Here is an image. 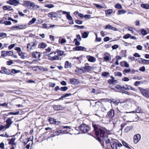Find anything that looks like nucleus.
<instances>
[{
	"instance_id": "6ab92c4d",
	"label": "nucleus",
	"mask_w": 149,
	"mask_h": 149,
	"mask_svg": "<svg viewBox=\"0 0 149 149\" xmlns=\"http://www.w3.org/2000/svg\"><path fill=\"white\" fill-rule=\"evenodd\" d=\"M75 49L77 51H86V49L84 47L79 46H77L75 48Z\"/></svg>"
},
{
	"instance_id": "a18cd8bd",
	"label": "nucleus",
	"mask_w": 149,
	"mask_h": 149,
	"mask_svg": "<svg viewBox=\"0 0 149 149\" xmlns=\"http://www.w3.org/2000/svg\"><path fill=\"white\" fill-rule=\"evenodd\" d=\"M131 71V69L130 68L125 69L123 71V72L124 74L125 73H129Z\"/></svg>"
},
{
	"instance_id": "2f4dec72",
	"label": "nucleus",
	"mask_w": 149,
	"mask_h": 149,
	"mask_svg": "<svg viewBox=\"0 0 149 149\" xmlns=\"http://www.w3.org/2000/svg\"><path fill=\"white\" fill-rule=\"evenodd\" d=\"M133 127L132 126L127 127L125 129V132H127L129 131L132 130L133 129Z\"/></svg>"
},
{
	"instance_id": "6e6d98bb",
	"label": "nucleus",
	"mask_w": 149,
	"mask_h": 149,
	"mask_svg": "<svg viewBox=\"0 0 149 149\" xmlns=\"http://www.w3.org/2000/svg\"><path fill=\"white\" fill-rule=\"evenodd\" d=\"M131 36V34H127L125 35H124L123 37V38L125 39H127L129 38H130Z\"/></svg>"
},
{
	"instance_id": "bb28decb",
	"label": "nucleus",
	"mask_w": 149,
	"mask_h": 149,
	"mask_svg": "<svg viewBox=\"0 0 149 149\" xmlns=\"http://www.w3.org/2000/svg\"><path fill=\"white\" fill-rule=\"evenodd\" d=\"M105 29H110L112 30H114L116 29V28L112 26H111L110 25V24H108L107 25L105 28Z\"/></svg>"
},
{
	"instance_id": "9b49d317",
	"label": "nucleus",
	"mask_w": 149,
	"mask_h": 149,
	"mask_svg": "<svg viewBox=\"0 0 149 149\" xmlns=\"http://www.w3.org/2000/svg\"><path fill=\"white\" fill-rule=\"evenodd\" d=\"M9 3L8 2L7 3L15 6H17L19 3V1L17 0H9Z\"/></svg>"
},
{
	"instance_id": "f8f14e48",
	"label": "nucleus",
	"mask_w": 149,
	"mask_h": 149,
	"mask_svg": "<svg viewBox=\"0 0 149 149\" xmlns=\"http://www.w3.org/2000/svg\"><path fill=\"white\" fill-rule=\"evenodd\" d=\"M33 56L35 58L39 59L40 57V54L39 52H34L32 54Z\"/></svg>"
},
{
	"instance_id": "aec40b11",
	"label": "nucleus",
	"mask_w": 149,
	"mask_h": 149,
	"mask_svg": "<svg viewBox=\"0 0 149 149\" xmlns=\"http://www.w3.org/2000/svg\"><path fill=\"white\" fill-rule=\"evenodd\" d=\"M47 46L46 43L44 42H41L38 45V47L41 49H44Z\"/></svg>"
},
{
	"instance_id": "393cba45",
	"label": "nucleus",
	"mask_w": 149,
	"mask_h": 149,
	"mask_svg": "<svg viewBox=\"0 0 149 149\" xmlns=\"http://www.w3.org/2000/svg\"><path fill=\"white\" fill-rule=\"evenodd\" d=\"M108 82L110 84H113L117 83V80L115 79H110L108 80Z\"/></svg>"
},
{
	"instance_id": "39448f33",
	"label": "nucleus",
	"mask_w": 149,
	"mask_h": 149,
	"mask_svg": "<svg viewBox=\"0 0 149 149\" xmlns=\"http://www.w3.org/2000/svg\"><path fill=\"white\" fill-rule=\"evenodd\" d=\"M13 117L8 118L6 121L7 123L6 125V128H8L13 123V121L12 120Z\"/></svg>"
},
{
	"instance_id": "37998d69",
	"label": "nucleus",
	"mask_w": 149,
	"mask_h": 149,
	"mask_svg": "<svg viewBox=\"0 0 149 149\" xmlns=\"http://www.w3.org/2000/svg\"><path fill=\"white\" fill-rule=\"evenodd\" d=\"M122 142L123 145L124 146L128 148H130V147L129 146V145L126 142L124 141H122Z\"/></svg>"
},
{
	"instance_id": "2eb2a0df",
	"label": "nucleus",
	"mask_w": 149,
	"mask_h": 149,
	"mask_svg": "<svg viewBox=\"0 0 149 149\" xmlns=\"http://www.w3.org/2000/svg\"><path fill=\"white\" fill-rule=\"evenodd\" d=\"M54 109L56 110H62L63 108L61 106L58 105H54L53 106Z\"/></svg>"
},
{
	"instance_id": "13d9d810",
	"label": "nucleus",
	"mask_w": 149,
	"mask_h": 149,
	"mask_svg": "<svg viewBox=\"0 0 149 149\" xmlns=\"http://www.w3.org/2000/svg\"><path fill=\"white\" fill-rule=\"evenodd\" d=\"M109 74V73L108 72H104L102 73V75L104 77H107L108 75Z\"/></svg>"
},
{
	"instance_id": "de8ad7c7",
	"label": "nucleus",
	"mask_w": 149,
	"mask_h": 149,
	"mask_svg": "<svg viewBox=\"0 0 149 149\" xmlns=\"http://www.w3.org/2000/svg\"><path fill=\"white\" fill-rule=\"evenodd\" d=\"M95 6L96 7L99 9H101L102 8H107V7H104L97 4H95Z\"/></svg>"
},
{
	"instance_id": "8fccbe9b",
	"label": "nucleus",
	"mask_w": 149,
	"mask_h": 149,
	"mask_svg": "<svg viewBox=\"0 0 149 149\" xmlns=\"http://www.w3.org/2000/svg\"><path fill=\"white\" fill-rule=\"evenodd\" d=\"M7 34L6 33L3 32L0 33V37L5 38L6 37Z\"/></svg>"
},
{
	"instance_id": "dca6fc26",
	"label": "nucleus",
	"mask_w": 149,
	"mask_h": 149,
	"mask_svg": "<svg viewBox=\"0 0 149 149\" xmlns=\"http://www.w3.org/2000/svg\"><path fill=\"white\" fill-rule=\"evenodd\" d=\"M31 1H24L22 5L24 6L29 8Z\"/></svg>"
},
{
	"instance_id": "4be33fe9",
	"label": "nucleus",
	"mask_w": 149,
	"mask_h": 149,
	"mask_svg": "<svg viewBox=\"0 0 149 149\" xmlns=\"http://www.w3.org/2000/svg\"><path fill=\"white\" fill-rule=\"evenodd\" d=\"M37 42H30V45H31V49H35L37 46Z\"/></svg>"
},
{
	"instance_id": "680f3d73",
	"label": "nucleus",
	"mask_w": 149,
	"mask_h": 149,
	"mask_svg": "<svg viewBox=\"0 0 149 149\" xmlns=\"http://www.w3.org/2000/svg\"><path fill=\"white\" fill-rule=\"evenodd\" d=\"M75 22L78 24H81L82 23V21L79 20H76Z\"/></svg>"
},
{
	"instance_id": "a211bd4d",
	"label": "nucleus",
	"mask_w": 149,
	"mask_h": 149,
	"mask_svg": "<svg viewBox=\"0 0 149 149\" xmlns=\"http://www.w3.org/2000/svg\"><path fill=\"white\" fill-rule=\"evenodd\" d=\"M110 144L113 149H117V142L113 141L112 142H110Z\"/></svg>"
},
{
	"instance_id": "7c9ffc66",
	"label": "nucleus",
	"mask_w": 149,
	"mask_h": 149,
	"mask_svg": "<svg viewBox=\"0 0 149 149\" xmlns=\"http://www.w3.org/2000/svg\"><path fill=\"white\" fill-rule=\"evenodd\" d=\"M88 33L84 32V33H82V37L83 38H86L88 37Z\"/></svg>"
},
{
	"instance_id": "f257e3e1",
	"label": "nucleus",
	"mask_w": 149,
	"mask_h": 149,
	"mask_svg": "<svg viewBox=\"0 0 149 149\" xmlns=\"http://www.w3.org/2000/svg\"><path fill=\"white\" fill-rule=\"evenodd\" d=\"M95 134L97 136H100L101 138L104 140L107 143L110 142V140L109 139H106L108 138L107 135L105 133V130L101 127L95 124H93Z\"/></svg>"
},
{
	"instance_id": "5fc2aeb1",
	"label": "nucleus",
	"mask_w": 149,
	"mask_h": 149,
	"mask_svg": "<svg viewBox=\"0 0 149 149\" xmlns=\"http://www.w3.org/2000/svg\"><path fill=\"white\" fill-rule=\"evenodd\" d=\"M19 72L20 71L19 70H16L15 69H13L11 70V72L14 74H15Z\"/></svg>"
},
{
	"instance_id": "e2e57ef3",
	"label": "nucleus",
	"mask_w": 149,
	"mask_h": 149,
	"mask_svg": "<svg viewBox=\"0 0 149 149\" xmlns=\"http://www.w3.org/2000/svg\"><path fill=\"white\" fill-rule=\"evenodd\" d=\"M13 63V61L12 60L8 61L7 62V64L8 65H10L12 64Z\"/></svg>"
},
{
	"instance_id": "a19ab883",
	"label": "nucleus",
	"mask_w": 149,
	"mask_h": 149,
	"mask_svg": "<svg viewBox=\"0 0 149 149\" xmlns=\"http://www.w3.org/2000/svg\"><path fill=\"white\" fill-rule=\"evenodd\" d=\"M36 19L35 18H33L29 22L28 24L29 25L35 23V22L36 21Z\"/></svg>"
},
{
	"instance_id": "4d7b16f0",
	"label": "nucleus",
	"mask_w": 149,
	"mask_h": 149,
	"mask_svg": "<svg viewBox=\"0 0 149 149\" xmlns=\"http://www.w3.org/2000/svg\"><path fill=\"white\" fill-rule=\"evenodd\" d=\"M61 89L62 91H65L68 89V88L66 86L62 87L61 88Z\"/></svg>"
},
{
	"instance_id": "f3484780",
	"label": "nucleus",
	"mask_w": 149,
	"mask_h": 149,
	"mask_svg": "<svg viewBox=\"0 0 149 149\" xmlns=\"http://www.w3.org/2000/svg\"><path fill=\"white\" fill-rule=\"evenodd\" d=\"M15 138H12L10 139H8V140L9 141L8 144H11L13 146H15L16 145V144L15 142Z\"/></svg>"
},
{
	"instance_id": "c9c22d12",
	"label": "nucleus",
	"mask_w": 149,
	"mask_h": 149,
	"mask_svg": "<svg viewBox=\"0 0 149 149\" xmlns=\"http://www.w3.org/2000/svg\"><path fill=\"white\" fill-rule=\"evenodd\" d=\"M142 62L146 64H149V60H146L141 58Z\"/></svg>"
},
{
	"instance_id": "58836bf2",
	"label": "nucleus",
	"mask_w": 149,
	"mask_h": 149,
	"mask_svg": "<svg viewBox=\"0 0 149 149\" xmlns=\"http://www.w3.org/2000/svg\"><path fill=\"white\" fill-rule=\"evenodd\" d=\"M77 80L75 79H70V81L71 84H77Z\"/></svg>"
},
{
	"instance_id": "0e129e2a",
	"label": "nucleus",
	"mask_w": 149,
	"mask_h": 149,
	"mask_svg": "<svg viewBox=\"0 0 149 149\" xmlns=\"http://www.w3.org/2000/svg\"><path fill=\"white\" fill-rule=\"evenodd\" d=\"M129 79L126 77H124V78L122 79V80L125 81H128L129 80Z\"/></svg>"
},
{
	"instance_id": "c756f323",
	"label": "nucleus",
	"mask_w": 149,
	"mask_h": 149,
	"mask_svg": "<svg viewBox=\"0 0 149 149\" xmlns=\"http://www.w3.org/2000/svg\"><path fill=\"white\" fill-rule=\"evenodd\" d=\"M1 73L2 74L5 73L6 74H9L8 72L7 71L6 69L5 68H3L2 70L0 71Z\"/></svg>"
},
{
	"instance_id": "e433bc0d",
	"label": "nucleus",
	"mask_w": 149,
	"mask_h": 149,
	"mask_svg": "<svg viewBox=\"0 0 149 149\" xmlns=\"http://www.w3.org/2000/svg\"><path fill=\"white\" fill-rule=\"evenodd\" d=\"M18 55L21 56V58L24 59L25 58V56L24 55V54L23 52H22L21 50L19 52H18Z\"/></svg>"
},
{
	"instance_id": "20e7f679",
	"label": "nucleus",
	"mask_w": 149,
	"mask_h": 149,
	"mask_svg": "<svg viewBox=\"0 0 149 149\" xmlns=\"http://www.w3.org/2000/svg\"><path fill=\"white\" fill-rule=\"evenodd\" d=\"M138 89L141 94L143 96L147 98H149V92L147 89H145L140 87H139Z\"/></svg>"
},
{
	"instance_id": "f704fd0d",
	"label": "nucleus",
	"mask_w": 149,
	"mask_h": 149,
	"mask_svg": "<svg viewBox=\"0 0 149 149\" xmlns=\"http://www.w3.org/2000/svg\"><path fill=\"white\" fill-rule=\"evenodd\" d=\"M71 95V94L70 93H66L65 94L63 95L61 97L59 98L58 100H62L63 98H65V97H68L69 96H70Z\"/></svg>"
},
{
	"instance_id": "864d4df0",
	"label": "nucleus",
	"mask_w": 149,
	"mask_h": 149,
	"mask_svg": "<svg viewBox=\"0 0 149 149\" xmlns=\"http://www.w3.org/2000/svg\"><path fill=\"white\" fill-rule=\"evenodd\" d=\"M3 23L6 25H10L11 24V22L9 21H4L3 22Z\"/></svg>"
},
{
	"instance_id": "412c9836",
	"label": "nucleus",
	"mask_w": 149,
	"mask_h": 149,
	"mask_svg": "<svg viewBox=\"0 0 149 149\" xmlns=\"http://www.w3.org/2000/svg\"><path fill=\"white\" fill-rule=\"evenodd\" d=\"M3 9L4 10H8L9 11L13 10L12 7L9 6H4L3 7Z\"/></svg>"
},
{
	"instance_id": "338daca9",
	"label": "nucleus",
	"mask_w": 149,
	"mask_h": 149,
	"mask_svg": "<svg viewBox=\"0 0 149 149\" xmlns=\"http://www.w3.org/2000/svg\"><path fill=\"white\" fill-rule=\"evenodd\" d=\"M140 84V81H136L134 83V85L136 86H138Z\"/></svg>"
},
{
	"instance_id": "a878e982",
	"label": "nucleus",
	"mask_w": 149,
	"mask_h": 149,
	"mask_svg": "<svg viewBox=\"0 0 149 149\" xmlns=\"http://www.w3.org/2000/svg\"><path fill=\"white\" fill-rule=\"evenodd\" d=\"M71 64L68 61H67L65 62V68H68L71 67Z\"/></svg>"
},
{
	"instance_id": "69168bd1",
	"label": "nucleus",
	"mask_w": 149,
	"mask_h": 149,
	"mask_svg": "<svg viewBox=\"0 0 149 149\" xmlns=\"http://www.w3.org/2000/svg\"><path fill=\"white\" fill-rule=\"evenodd\" d=\"M139 70L141 71L144 72L145 70V67L144 66L141 67L139 68Z\"/></svg>"
},
{
	"instance_id": "473e14b6",
	"label": "nucleus",
	"mask_w": 149,
	"mask_h": 149,
	"mask_svg": "<svg viewBox=\"0 0 149 149\" xmlns=\"http://www.w3.org/2000/svg\"><path fill=\"white\" fill-rule=\"evenodd\" d=\"M58 42L59 43L63 44L66 42V40L64 38H59L58 40Z\"/></svg>"
},
{
	"instance_id": "1a4fd4ad",
	"label": "nucleus",
	"mask_w": 149,
	"mask_h": 149,
	"mask_svg": "<svg viewBox=\"0 0 149 149\" xmlns=\"http://www.w3.org/2000/svg\"><path fill=\"white\" fill-rule=\"evenodd\" d=\"M40 8V6L37 5H36L34 3L31 2L29 8L33 10H36Z\"/></svg>"
},
{
	"instance_id": "7ed1b4c3",
	"label": "nucleus",
	"mask_w": 149,
	"mask_h": 149,
	"mask_svg": "<svg viewBox=\"0 0 149 149\" xmlns=\"http://www.w3.org/2000/svg\"><path fill=\"white\" fill-rule=\"evenodd\" d=\"M79 130L84 133H87L90 130L89 127L85 124H82L79 127Z\"/></svg>"
},
{
	"instance_id": "0eeeda50",
	"label": "nucleus",
	"mask_w": 149,
	"mask_h": 149,
	"mask_svg": "<svg viewBox=\"0 0 149 149\" xmlns=\"http://www.w3.org/2000/svg\"><path fill=\"white\" fill-rule=\"evenodd\" d=\"M141 135L139 134L135 135L134 137V142L135 143H137L140 140Z\"/></svg>"
},
{
	"instance_id": "c85d7f7f",
	"label": "nucleus",
	"mask_w": 149,
	"mask_h": 149,
	"mask_svg": "<svg viewBox=\"0 0 149 149\" xmlns=\"http://www.w3.org/2000/svg\"><path fill=\"white\" fill-rule=\"evenodd\" d=\"M141 6L146 9H149V5L147 4H141Z\"/></svg>"
},
{
	"instance_id": "603ef678",
	"label": "nucleus",
	"mask_w": 149,
	"mask_h": 149,
	"mask_svg": "<svg viewBox=\"0 0 149 149\" xmlns=\"http://www.w3.org/2000/svg\"><path fill=\"white\" fill-rule=\"evenodd\" d=\"M67 18L69 20H71L72 19V17L70 15V13L66 15Z\"/></svg>"
},
{
	"instance_id": "49530a36",
	"label": "nucleus",
	"mask_w": 149,
	"mask_h": 149,
	"mask_svg": "<svg viewBox=\"0 0 149 149\" xmlns=\"http://www.w3.org/2000/svg\"><path fill=\"white\" fill-rule=\"evenodd\" d=\"M141 33L143 35H146L147 34V31L146 30H144V29H142L141 30Z\"/></svg>"
},
{
	"instance_id": "09e8293b",
	"label": "nucleus",
	"mask_w": 149,
	"mask_h": 149,
	"mask_svg": "<svg viewBox=\"0 0 149 149\" xmlns=\"http://www.w3.org/2000/svg\"><path fill=\"white\" fill-rule=\"evenodd\" d=\"M19 111H17L15 112H10L8 113L9 115H18L19 113Z\"/></svg>"
},
{
	"instance_id": "bf43d9fd",
	"label": "nucleus",
	"mask_w": 149,
	"mask_h": 149,
	"mask_svg": "<svg viewBox=\"0 0 149 149\" xmlns=\"http://www.w3.org/2000/svg\"><path fill=\"white\" fill-rule=\"evenodd\" d=\"M15 45V44H12L10 45L8 47L9 49H13Z\"/></svg>"
},
{
	"instance_id": "5701e85b",
	"label": "nucleus",
	"mask_w": 149,
	"mask_h": 149,
	"mask_svg": "<svg viewBox=\"0 0 149 149\" xmlns=\"http://www.w3.org/2000/svg\"><path fill=\"white\" fill-rule=\"evenodd\" d=\"M25 25H21L17 26H13L12 27L13 29H14L15 28H17L18 29H23L25 26Z\"/></svg>"
},
{
	"instance_id": "79ce46f5",
	"label": "nucleus",
	"mask_w": 149,
	"mask_h": 149,
	"mask_svg": "<svg viewBox=\"0 0 149 149\" xmlns=\"http://www.w3.org/2000/svg\"><path fill=\"white\" fill-rule=\"evenodd\" d=\"M115 7L118 9H121L122 8V6L119 3H116L115 5Z\"/></svg>"
},
{
	"instance_id": "4468645a",
	"label": "nucleus",
	"mask_w": 149,
	"mask_h": 149,
	"mask_svg": "<svg viewBox=\"0 0 149 149\" xmlns=\"http://www.w3.org/2000/svg\"><path fill=\"white\" fill-rule=\"evenodd\" d=\"M108 116L110 118H112L113 117L114 115V111L113 109H111L109 111L108 113Z\"/></svg>"
},
{
	"instance_id": "b1692460",
	"label": "nucleus",
	"mask_w": 149,
	"mask_h": 149,
	"mask_svg": "<svg viewBox=\"0 0 149 149\" xmlns=\"http://www.w3.org/2000/svg\"><path fill=\"white\" fill-rule=\"evenodd\" d=\"M48 120L51 124H56V120L53 118H49Z\"/></svg>"
},
{
	"instance_id": "c03bdc74",
	"label": "nucleus",
	"mask_w": 149,
	"mask_h": 149,
	"mask_svg": "<svg viewBox=\"0 0 149 149\" xmlns=\"http://www.w3.org/2000/svg\"><path fill=\"white\" fill-rule=\"evenodd\" d=\"M126 13V11L123 10H119L118 11V15H120L123 14L125 13Z\"/></svg>"
},
{
	"instance_id": "052dcab7",
	"label": "nucleus",
	"mask_w": 149,
	"mask_h": 149,
	"mask_svg": "<svg viewBox=\"0 0 149 149\" xmlns=\"http://www.w3.org/2000/svg\"><path fill=\"white\" fill-rule=\"evenodd\" d=\"M31 45H30V43L28 44H27V48L28 51L31 50Z\"/></svg>"
},
{
	"instance_id": "cd10ccee",
	"label": "nucleus",
	"mask_w": 149,
	"mask_h": 149,
	"mask_svg": "<svg viewBox=\"0 0 149 149\" xmlns=\"http://www.w3.org/2000/svg\"><path fill=\"white\" fill-rule=\"evenodd\" d=\"M126 87H127V88H125V89L126 90L131 89L133 91H136V89L130 86L126 85Z\"/></svg>"
},
{
	"instance_id": "3c124183",
	"label": "nucleus",
	"mask_w": 149,
	"mask_h": 149,
	"mask_svg": "<svg viewBox=\"0 0 149 149\" xmlns=\"http://www.w3.org/2000/svg\"><path fill=\"white\" fill-rule=\"evenodd\" d=\"M7 56H12L13 54V52L11 51H7Z\"/></svg>"
},
{
	"instance_id": "423d86ee",
	"label": "nucleus",
	"mask_w": 149,
	"mask_h": 149,
	"mask_svg": "<svg viewBox=\"0 0 149 149\" xmlns=\"http://www.w3.org/2000/svg\"><path fill=\"white\" fill-rule=\"evenodd\" d=\"M20 139L21 141L25 144H26L29 141V139H27L26 136L24 135H22Z\"/></svg>"
},
{
	"instance_id": "ddd939ff",
	"label": "nucleus",
	"mask_w": 149,
	"mask_h": 149,
	"mask_svg": "<svg viewBox=\"0 0 149 149\" xmlns=\"http://www.w3.org/2000/svg\"><path fill=\"white\" fill-rule=\"evenodd\" d=\"M86 58L88 61L91 62H94L96 60L95 58L91 56H86Z\"/></svg>"
},
{
	"instance_id": "72a5a7b5",
	"label": "nucleus",
	"mask_w": 149,
	"mask_h": 149,
	"mask_svg": "<svg viewBox=\"0 0 149 149\" xmlns=\"http://www.w3.org/2000/svg\"><path fill=\"white\" fill-rule=\"evenodd\" d=\"M7 56V51H2L1 52V56L5 57Z\"/></svg>"
},
{
	"instance_id": "f03ea898",
	"label": "nucleus",
	"mask_w": 149,
	"mask_h": 149,
	"mask_svg": "<svg viewBox=\"0 0 149 149\" xmlns=\"http://www.w3.org/2000/svg\"><path fill=\"white\" fill-rule=\"evenodd\" d=\"M56 52H57V55L54 56L53 57L50 56L52 53H50L47 55L48 59L52 61L61 60V58L59 56H62L64 54V52L59 49H57L56 50Z\"/></svg>"
},
{
	"instance_id": "4c0bfd02",
	"label": "nucleus",
	"mask_w": 149,
	"mask_h": 149,
	"mask_svg": "<svg viewBox=\"0 0 149 149\" xmlns=\"http://www.w3.org/2000/svg\"><path fill=\"white\" fill-rule=\"evenodd\" d=\"M113 12V10L112 9H109L106 10L105 11L106 15H109L111 14Z\"/></svg>"
},
{
	"instance_id": "774afa93",
	"label": "nucleus",
	"mask_w": 149,
	"mask_h": 149,
	"mask_svg": "<svg viewBox=\"0 0 149 149\" xmlns=\"http://www.w3.org/2000/svg\"><path fill=\"white\" fill-rule=\"evenodd\" d=\"M134 29L132 27H129L128 28V30L131 31L132 33H134V30H133Z\"/></svg>"
},
{
	"instance_id": "9d476101",
	"label": "nucleus",
	"mask_w": 149,
	"mask_h": 149,
	"mask_svg": "<svg viewBox=\"0 0 149 149\" xmlns=\"http://www.w3.org/2000/svg\"><path fill=\"white\" fill-rule=\"evenodd\" d=\"M83 68L87 72L90 71L91 70L93 69L92 67L89 66V64L88 63H85V66Z\"/></svg>"
},
{
	"instance_id": "6e6552de",
	"label": "nucleus",
	"mask_w": 149,
	"mask_h": 149,
	"mask_svg": "<svg viewBox=\"0 0 149 149\" xmlns=\"http://www.w3.org/2000/svg\"><path fill=\"white\" fill-rule=\"evenodd\" d=\"M59 12V11L56 12H52L48 14L47 15L50 17L55 18L58 16V13Z\"/></svg>"
},
{
	"instance_id": "ea45409f",
	"label": "nucleus",
	"mask_w": 149,
	"mask_h": 149,
	"mask_svg": "<svg viewBox=\"0 0 149 149\" xmlns=\"http://www.w3.org/2000/svg\"><path fill=\"white\" fill-rule=\"evenodd\" d=\"M45 7L48 8H53L54 7V5L51 4H45Z\"/></svg>"
}]
</instances>
